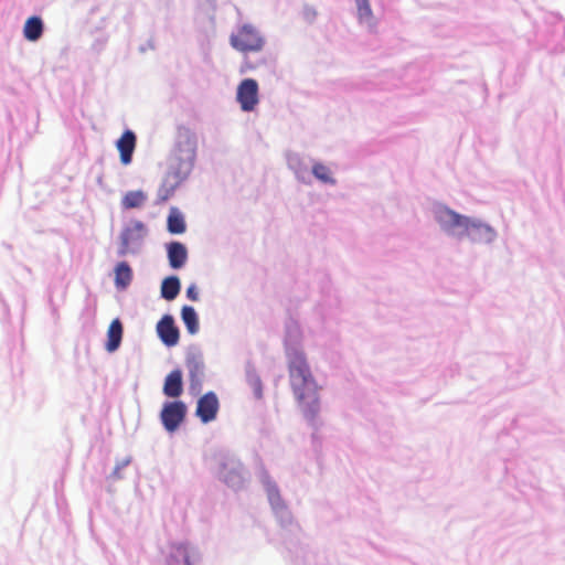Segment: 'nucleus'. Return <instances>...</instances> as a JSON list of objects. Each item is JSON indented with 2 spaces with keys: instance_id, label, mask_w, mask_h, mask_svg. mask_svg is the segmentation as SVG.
<instances>
[{
  "instance_id": "nucleus-1",
  "label": "nucleus",
  "mask_w": 565,
  "mask_h": 565,
  "mask_svg": "<svg viewBox=\"0 0 565 565\" xmlns=\"http://www.w3.org/2000/svg\"><path fill=\"white\" fill-rule=\"evenodd\" d=\"M196 150V138L194 132L186 127L178 128L177 146L174 149L173 160L179 162H170V169L166 173L162 184L158 189V202L168 201L182 180L189 173Z\"/></svg>"
},
{
  "instance_id": "nucleus-2",
  "label": "nucleus",
  "mask_w": 565,
  "mask_h": 565,
  "mask_svg": "<svg viewBox=\"0 0 565 565\" xmlns=\"http://www.w3.org/2000/svg\"><path fill=\"white\" fill-rule=\"evenodd\" d=\"M290 385L303 414L313 418L319 409L318 385L302 354H295L289 362Z\"/></svg>"
},
{
  "instance_id": "nucleus-3",
  "label": "nucleus",
  "mask_w": 565,
  "mask_h": 565,
  "mask_svg": "<svg viewBox=\"0 0 565 565\" xmlns=\"http://www.w3.org/2000/svg\"><path fill=\"white\" fill-rule=\"evenodd\" d=\"M230 41L231 45L241 52H257L264 46V39L249 24L243 25L235 34H232Z\"/></svg>"
},
{
  "instance_id": "nucleus-4",
  "label": "nucleus",
  "mask_w": 565,
  "mask_h": 565,
  "mask_svg": "<svg viewBox=\"0 0 565 565\" xmlns=\"http://www.w3.org/2000/svg\"><path fill=\"white\" fill-rule=\"evenodd\" d=\"M466 221L457 232L458 236H467L473 243H490L494 239L495 232L489 225L470 217H466Z\"/></svg>"
},
{
  "instance_id": "nucleus-5",
  "label": "nucleus",
  "mask_w": 565,
  "mask_h": 565,
  "mask_svg": "<svg viewBox=\"0 0 565 565\" xmlns=\"http://www.w3.org/2000/svg\"><path fill=\"white\" fill-rule=\"evenodd\" d=\"M186 415V406L181 401L166 403L162 407L160 418L164 428L172 433L178 429Z\"/></svg>"
},
{
  "instance_id": "nucleus-6",
  "label": "nucleus",
  "mask_w": 565,
  "mask_h": 565,
  "mask_svg": "<svg viewBox=\"0 0 565 565\" xmlns=\"http://www.w3.org/2000/svg\"><path fill=\"white\" fill-rule=\"evenodd\" d=\"M237 102L242 110L252 111L258 104V84L253 78H246L241 82L236 94Z\"/></svg>"
},
{
  "instance_id": "nucleus-7",
  "label": "nucleus",
  "mask_w": 565,
  "mask_h": 565,
  "mask_svg": "<svg viewBox=\"0 0 565 565\" xmlns=\"http://www.w3.org/2000/svg\"><path fill=\"white\" fill-rule=\"evenodd\" d=\"M434 217L440 227L449 233L461 230L467 216L460 215L445 205H439L434 210Z\"/></svg>"
},
{
  "instance_id": "nucleus-8",
  "label": "nucleus",
  "mask_w": 565,
  "mask_h": 565,
  "mask_svg": "<svg viewBox=\"0 0 565 565\" xmlns=\"http://www.w3.org/2000/svg\"><path fill=\"white\" fill-rule=\"evenodd\" d=\"M218 408L220 403L216 394L209 392L198 401L195 414L202 423L206 424L216 418Z\"/></svg>"
},
{
  "instance_id": "nucleus-9",
  "label": "nucleus",
  "mask_w": 565,
  "mask_h": 565,
  "mask_svg": "<svg viewBox=\"0 0 565 565\" xmlns=\"http://www.w3.org/2000/svg\"><path fill=\"white\" fill-rule=\"evenodd\" d=\"M157 332L167 347H174L179 342V329L175 327L173 318L169 315L163 316L158 322Z\"/></svg>"
},
{
  "instance_id": "nucleus-10",
  "label": "nucleus",
  "mask_w": 565,
  "mask_h": 565,
  "mask_svg": "<svg viewBox=\"0 0 565 565\" xmlns=\"http://www.w3.org/2000/svg\"><path fill=\"white\" fill-rule=\"evenodd\" d=\"M117 149L120 153V162L125 166L132 160V153L136 148V136L131 130H126L118 139Z\"/></svg>"
},
{
  "instance_id": "nucleus-11",
  "label": "nucleus",
  "mask_w": 565,
  "mask_h": 565,
  "mask_svg": "<svg viewBox=\"0 0 565 565\" xmlns=\"http://www.w3.org/2000/svg\"><path fill=\"white\" fill-rule=\"evenodd\" d=\"M183 392L182 372L177 369L171 371L164 380L163 394L168 397L177 398Z\"/></svg>"
},
{
  "instance_id": "nucleus-12",
  "label": "nucleus",
  "mask_w": 565,
  "mask_h": 565,
  "mask_svg": "<svg viewBox=\"0 0 565 565\" xmlns=\"http://www.w3.org/2000/svg\"><path fill=\"white\" fill-rule=\"evenodd\" d=\"M169 265L179 269L183 267L188 259V250L186 247L180 242H171L167 246Z\"/></svg>"
},
{
  "instance_id": "nucleus-13",
  "label": "nucleus",
  "mask_w": 565,
  "mask_h": 565,
  "mask_svg": "<svg viewBox=\"0 0 565 565\" xmlns=\"http://www.w3.org/2000/svg\"><path fill=\"white\" fill-rule=\"evenodd\" d=\"M169 565H191L189 547L183 543H175L170 546L168 559Z\"/></svg>"
},
{
  "instance_id": "nucleus-14",
  "label": "nucleus",
  "mask_w": 565,
  "mask_h": 565,
  "mask_svg": "<svg viewBox=\"0 0 565 565\" xmlns=\"http://www.w3.org/2000/svg\"><path fill=\"white\" fill-rule=\"evenodd\" d=\"M122 338V324L119 319H115L110 322L107 331L106 350L108 352L116 351L121 342Z\"/></svg>"
},
{
  "instance_id": "nucleus-15",
  "label": "nucleus",
  "mask_w": 565,
  "mask_h": 565,
  "mask_svg": "<svg viewBox=\"0 0 565 565\" xmlns=\"http://www.w3.org/2000/svg\"><path fill=\"white\" fill-rule=\"evenodd\" d=\"M43 33V22L39 17L29 18L23 28V35L29 41H38Z\"/></svg>"
},
{
  "instance_id": "nucleus-16",
  "label": "nucleus",
  "mask_w": 565,
  "mask_h": 565,
  "mask_svg": "<svg viewBox=\"0 0 565 565\" xmlns=\"http://www.w3.org/2000/svg\"><path fill=\"white\" fill-rule=\"evenodd\" d=\"M132 280V270L128 263L121 262L115 268V285L118 289L127 288Z\"/></svg>"
},
{
  "instance_id": "nucleus-17",
  "label": "nucleus",
  "mask_w": 565,
  "mask_h": 565,
  "mask_svg": "<svg viewBox=\"0 0 565 565\" xmlns=\"http://www.w3.org/2000/svg\"><path fill=\"white\" fill-rule=\"evenodd\" d=\"M167 227L171 234H182L185 232L184 217L177 207H171L167 220Z\"/></svg>"
},
{
  "instance_id": "nucleus-18",
  "label": "nucleus",
  "mask_w": 565,
  "mask_h": 565,
  "mask_svg": "<svg viewBox=\"0 0 565 565\" xmlns=\"http://www.w3.org/2000/svg\"><path fill=\"white\" fill-rule=\"evenodd\" d=\"M147 200L143 191H128L121 199V205L126 210L141 207Z\"/></svg>"
},
{
  "instance_id": "nucleus-19",
  "label": "nucleus",
  "mask_w": 565,
  "mask_h": 565,
  "mask_svg": "<svg viewBox=\"0 0 565 565\" xmlns=\"http://www.w3.org/2000/svg\"><path fill=\"white\" fill-rule=\"evenodd\" d=\"M180 292V280L177 276L167 277L161 285V296L167 300H173Z\"/></svg>"
},
{
  "instance_id": "nucleus-20",
  "label": "nucleus",
  "mask_w": 565,
  "mask_h": 565,
  "mask_svg": "<svg viewBox=\"0 0 565 565\" xmlns=\"http://www.w3.org/2000/svg\"><path fill=\"white\" fill-rule=\"evenodd\" d=\"M181 316L189 333H196L199 330V321L195 310L190 306H184Z\"/></svg>"
},
{
  "instance_id": "nucleus-21",
  "label": "nucleus",
  "mask_w": 565,
  "mask_h": 565,
  "mask_svg": "<svg viewBox=\"0 0 565 565\" xmlns=\"http://www.w3.org/2000/svg\"><path fill=\"white\" fill-rule=\"evenodd\" d=\"M313 175L323 183H334L330 169L322 163H315L312 167Z\"/></svg>"
},
{
  "instance_id": "nucleus-22",
  "label": "nucleus",
  "mask_w": 565,
  "mask_h": 565,
  "mask_svg": "<svg viewBox=\"0 0 565 565\" xmlns=\"http://www.w3.org/2000/svg\"><path fill=\"white\" fill-rule=\"evenodd\" d=\"M358 7V17L362 23L372 22V10L369 0H355Z\"/></svg>"
},
{
  "instance_id": "nucleus-23",
  "label": "nucleus",
  "mask_w": 565,
  "mask_h": 565,
  "mask_svg": "<svg viewBox=\"0 0 565 565\" xmlns=\"http://www.w3.org/2000/svg\"><path fill=\"white\" fill-rule=\"evenodd\" d=\"M188 366H189V370H190L191 386H193L194 383L196 385H200V377L203 374V366L199 362H196L194 360L189 361L188 362Z\"/></svg>"
},
{
  "instance_id": "nucleus-24",
  "label": "nucleus",
  "mask_w": 565,
  "mask_h": 565,
  "mask_svg": "<svg viewBox=\"0 0 565 565\" xmlns=\"http://www.w3.org/2000/svg\"><path fill=\"white\" fill-rule=\"evenodd\" d=\"M127 228H128V230H127V231H125V232H124V234H122V241H124V245H125V246H128V243H129V234H130V232H131V230H130V228H135V230H137L138 232H142V231L146 228V226H145V224H143L142 222H140V221H136V222H134V223L131 224V226H129V227H127Z\"/></svg>"
},
{
  "instance_id": "nucleus-25",
  "label": "nucleus",
  "mask_w": 565,
  "mask_h": 565,
  "mask_svg": "<svg viewBox=\"0 0 565 565\" xmlns=\"http://www.w3.org/2000/svg\"><path fill=\"white\" fill-rule=\"evenodd\" d=\"M186 296L189 299H191L192 301H196L198 298H199V294H198V290L195 288V286H190L188 289H186Z\"/></svg>"
},
{
  "instance_id": "nucleus-26",
  "label": "nucleus",
  "mask_w": 565,
  "mask_h": 565,
  "mask_svg": "<svg viewBox=\"0 0 565 565\" xmlns=\"http://www.w3.org/2000/svg\"><path fill=\"white\" fill-rule=\"evenodd\" d=\"M223 478L228 483L234 481L233 477L231 475L226 473L225 471H223Z\"/></svg>"
}]
</instances>
